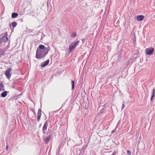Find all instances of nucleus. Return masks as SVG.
Here are the masks:
<instances>
[{
  "mask_svg": "<svg viewBox=\"0 0 155 155\" xmlns=\"http://www.w3.org/2000/svg\"><path fill=\"white\" fill-rule=\"evenodd\" d=\"M44 49H41V46L39 45L37 48L35 57L38 59H41L42 58H44L47 54L46 53L43 52L42 51Z\"/></svg>",
  "mask_w": 155,
  "mask_h": 155,
  "instance_id": "1",
  "label": "nucleus"
},
{
  "mask_svg": "<svg viewBox=\"0 0 155 155\" xmlns=\"http://www.w3.org/2000/svg\"><path fill=\"white\" fill-rule=\"evenodd\" d=\"M79 42V41H77L71 43L69 47L70 53L78 45V43Z\"/></svg>",
  "mask_w": 155,
  "mask_h": 155,
  "instance_id": "2",
  "label": "nucleus"
},
{
  "mask_svg": "<svg viewBox=\"0 0 155 155\" xmlns=\"http://www.w3.org/2000/svg\"><path fill=\"white\" fill-rule=\"evenodd\" d=\"M8 40L7 36H3V34L0 35V47L2 46V42L6 43Z\"/></svg>",
  "mask_w": 155,
  "mask_h": 155,
  "instance_id": "3",
  "label": "nucleus"
},
{
  "mask_svg": "<svg viewBox=\"0 0 155 155\" xmlns=\"http://www.w3.org/2000/svg\"><path fill=\"white\" fill-rule=\"evenodd\" d=\"M12 70V69L11 68H9L5 71V74L7 78L9 79L10 78L11 75H12L10 72Z\"/></svg>",
  "mask_w": 155,
  "mask_h": 155,
  "instance_id": "4",
  "label": "nucleus"
},
{
  "mask_svg": "<svg viewBox=\"0 0 155 155\" xmlns=\"http://www.w3.org/2000/svg\"><path fill=\"white\" fill-rule=\"evenodd\" d=\"M48 120H46L44 124L42 127V132L43 134H46V131L47 130L48 126Z\"/></svg>",
  "mask_w": 155,
  "mask_h": 155,
  "instance_id": "5",
  "label": "nucleus"
},
{
  "mask_svg": "<svg viewBox=\"0 0 155 155\" xmlns=\"http://www.w3.org/2000/svg\"><path fill=\"white\" fill-rule=\"evenodd\" d=\"M87 147V145H86L83 146L81 150L79 149V150H80V153L78 155H83L85 152V150Z\"/></svg>",
  "mask_w": 155,
  "mask_h": 155,
  "instance_id": "6",
  "label": "nucleus"
},
{
  "mask_svg": "<svg viewBox=\"0 0 155 155\" xmlns=\"http://www.w3.org/2000/svg\"><path fill=\"white\" fill-rule=\"evenodd\" d=\"M154 50V48H147L145 50V53L147 55H150L153 53Z\"/></svg>",
  "mask_w": 155,
  "mask_h": 155,
  "instance_id": "7",
  "label": "nucleus"
},
{
  "mask_svg": "<svg viewBox=\"0 0 155 155\" xmlns=\"http://www.w3.org/2000/svg\"><path fill=\"white\" fill-rule=\"evenodd\" d=\"M44 139V140L45 141V144H47L49 140L51 139V135H49L48 137H46L45 138V137L44 136H43Z\"/></svg>",
  "mask_w": 155,
  "mask_h": 155,
  "instance_id": "8",
  "label": "nucleus"
},
{
  "mask_svg": "<svg viewBox=\"0 0 155 155\" xmlns=\"http://www.w3.org/2000/svg\"><path fill=\"white\" fill-rule=\"evenodd\" d=\"M144 18V16L143 15L137 16L135 19L139 21H141Z\"/></svg>",
  "mask_w": 155,
  "mask_h": 155,
  "instance_id": "9",
  "label": "nucleus"
},
{
  "mask_svg": "<svg viewBox=\"0 0 155 155\" xmlns=\"http://www.w3.org/2000/svg\"><path fill=\"white\" fill-rule=\"evenodd\" d=\"M49 60H47L46 61L44 62L43 63L41 64V67L42 68L45 67L49 64Z\"/></svg>",
  "mask_w": 155,
  "mask_h": 155,
  "instance_id": "10",
  "label": "nucleus"
},
{
  "mask_svg": "<svg viewBox=\"0 0 155 155\" xmlns=\"http://www.w3.org/2000/svg\"><path fill=\"white\" fill-rule=\"evenodd\" d=\"M6 50L5 49H1L0 48V56L4 55V53Z\"/></svg>",
  "mask_w": 155,
  "mask_h": 155,
  "instance_id": "11",
  "label": "nucleus"
},
{
  "mask_svg": "<svg viewBox=\"0 0 155 155\" xmlns=\"http://www.w3.org/2000/svg\"><path fill=\"white\" fill-rule=\"evenodd\" d=\"M39 46H41V49H44L42 51L43 52H44L45 53H46V54H47L48 53V52H47V51H46V49H45V46L42 45H39Z\"/></svg>",
  "mask_w": 155,
  "mask_h": 155,
  "instance_id": "12",
  "label": "nucleus"
},
{
  "mask_svg": "<svg viewBox=\"0 0 155 155\" xmlns=\"http://www.w3.org/2000/svg\"><path fill=\"white\" fill-rule=\"evenodd\" d=\"M151 93L152 95L150 98L151 101H152L153 100V99L155 96V90L154 89H153V91Z\"/></svg>",
  "mask_w": 155,
  "mask_h": 155,
  "instance_id": "13",
  "label": "nucleus"
},
{
  "mask_svg": "<svg viewBox=\"0 0 155 155\" xmlns=\"http://www.w3.org/2000/svg\"><path fill=\"white\" fill-rule=\"evenodd\" d=\"M18 15V14L17 13L13 12L12 14V18H16Z\"/></svg>",
  "mask_w": 155,
  "mask_h": 155,
  "instance_id": "14",
  "label": "nucleus"
},
{
  "mask_svg": "<svg viewBox=\"0 0 155 155\" xmlns=\"http://www.w3.org/2000/svg\"><path fill=\"white\" fill-rule=\"evenodd\" d=\"M7 92H8L6 91H5L4 92H2L1 94L2 97H5L7 96Z\"/></svg>",
  "mask_w": 155,
  "mask_h": 155,
  "instance_id": "15",
  "label": "nucleus"
},
{
  "mask_svg": "<svg viewBox=\"0 0 155 155\" xmlns=\"http://www.w3.org/2000/svg\"><path fill=\"white\" fill-rule=\"evenodd\" d=\"M71 86H72L71 90H73L74 87V84H75L74 81L73 80L71 81Z\"/></svg>",
  "mask_w": 155,
  "mask_h": 155,
  "instance_id": "16",
  "label": "nucleus"
},
{
  "mask_svg": "<svg viewBox=\"0 0 155 155\" xmlns=\"http://www.w3.org/2000/svg\"><path fill=\"white\" fill-rule=\"evenodd\" d=\"M84 114L85 115H86L88 113V110L86 108H85L84 110Z\"/></svg>",
  "mask_w": 155,
  "mask_h": 155,
  "instance_id": "17",
  "label": "nucleus"
},
{
  "mask_svg": "<svg viewBox=\"0 0 155 155\" xmlns=\"http://www.w3.org/2000/svg\"><path fill=\"white\" fill-rule=\"evenodd\" d=\"M17 25V23L15 22H13L12 23V25L13 28H15Z\"/></svg>",
  "mask_w": 155,
  "mask_h": 155,
  "instance_id": "18",
  "label": "nucleus"
},
{
  "mask_svg": "<svg viewBox=\"0 0 155 155\" xmlns=\"http://www.w3.org/2000/svg\"><path fill=\"white\" fill-rule=\"evenodd\" d=\"M42 111L40 109H38L37 115L41 116Z\"/></svg>",
  "mask_w": 155,
  "mask_h": 155,
  "instance_id": "19",
  "label": "nucleus"
},
{
  "mask_svg": "<svg viewBox=\"0 0 155 155\" xmlns=\"http://www.w3.org/2000/svg\"><path fill=\"white\" fill-rule=\"evenodd\" d=\"M71 36L72 38H75L77 36V33L75 32H74L71 34Z\"/></svg>",
  "mask_w": 155,
  "mask_h": 155,
  "instance_id": "20",
  "label": "nucleus"
},
{
  "mask_svg": "<svg viewBox=\"0 0 155 155\" xmlns=\"http://www.w3.org/2000/svg\"><path fill=\"white\" fill-rule=\"evenodd\" d=\"M45 49H46V51H47V52L48 53V51L50 50V47L49 46H48L47 47H46L45 46Z\"/></svg>",
  "mask_w": 155,
  "mask_h": 155,
  "instance_id": "21",
  "label": "nucleus"
},
{
  "mask_svg": "<svg viewBox=\"0 0 155 155\" xmlns=\"http://www.w3.org/2000/svg\"><path fill=\"white\" fill-rule=\"evenodd\" d=\"M4 85L2 84H0V90L1 91L2 89L3 88V90H4Z\"/></svg>",
  "mask_w": 155,
  "mask_h": 155,
  "instance_id": "22",
  "label": "nucleus"
},
{
  "mask_svg": "<svg viewBox=\"0 0 155 155\" xmlns=\"http://www.w3.org/2000/svg\"><path fill=\"white\" fill-rule=\"evenodd\" d=\"M105 112V108H103L102 110H101L99 112V113L100 114L102 113Z\"/></svg>",
  "mask_w": 155,
  "mask_h": 155,
  "instance_id": "23",
  "label": "nucleus"
},
{
  "mask_svg": "<svg viewBox=\"0 0 155 155\" xmlns=\"http://www.w3.org/2000/svg\"><path fill=\"white\" fill-rule=\"evenodd\" d=\"M41 116H39L38 115H37V121L38 122H39L40 121V120Z\"/></svg>",
  "mask_w": 155,
  "mask_h": 155,
  "instance_id": "24",
  "label": "nucleus"
},
{
  "mask_svg": "<svg viewBox=\"0 0 155 155\" xmlns=\"http://www.w3.org/2000/svg\"><path fill=\"white\" fill-rule=\"evenodd\" d=\"M120 122V121H119L117 123V124L115 127L116 129L118 127V126L120 125V124H119Z\"/></svg>",
  "mask_w": 155,
  "mask_h": 155,
  "instance_id": "25",
  "label": "nucleus"
},
{
  "mask_svg": "<svg viewBox=\"0 0 155 155\" xmlns=\"http://www.w3.org/2000/svg\"><path fill=\"white\" fill-rule=\"evenodd\" d=\"M127 153L128 155H131V153L130 150H128L127 151Z\"/></svg>",
  "mask_w": 155,
  "mask_h": 155,
  "instance_id": "26",
  "label": "nucleus"
},
{
  "mask_svg": "<svg viewBox=\"0 0 155 155\" xmlns=\"http://www.w3.org/2000/svg\"><path fill=\"white\" fill-rule=\"evenodd\" d=\"M3 36H7L8 35V33L7 32H6L4 33V34H3Z\"/></svg>",
  "mask_w": 155,
  "mask_h": 155,
  "instance_id": "27",
  "label": "nucleus"
},
{
  "mask_svg": "<svg viewBox=\"0 0 155 155\" xmlns=\"http://www.w3.org/2000/svg\"><path fill=\"white\" fill-rule=\"evenodd\" d=\"M124 101H123V102H124ZM125 107V105H124V103H123V104H122V110L124 108V107Z\"/></svg>",
  "mask_w": 155,
  "mask_h": 155,
  "instance_id": "28",
  "label": "nucleus"
},
{
  "mask_svg": "<svg viewBox=\"0 0 155 155\" xmlns=\"http://www.w3.org/2000/svg\"><path fill=\"white\" fill-rule=\"evenodd\" d=\"M133 40L134 42L136 41V37H135V36H134V38H133Z\"/></svg>",
  "mask_w": 155,
  "mask_h": 155,
  "instance_id": "29",
  "label": "nucleus"
},
{
  "mask_svg": "<svg viewBox=\"0 0 155 155\" xmlns=\"http://www.w3.org/2000/svg\"><path fill=\"white\" fill-rule=\"evenodd\" d=\"M116 153V151H114V153H113L111 155H115V153Z\"/></svg>",
  "mask_w": 155,
  "mask_h": 155,
  "instance_id": "30",
  "label": "nucleus"
},
{
  "mask_svg": "<svg viewBox=\"0 0 155 155\" xmlns=\"http://www.w3.org/2000/svg\"><path fill=\"white\" fill-rule=\"evenodd\" d=\"M116 129H115V130H113L112 131V133H114L116 131Z\"/></svg>",
  "mask_w": 155,
  "mask_h": 155,
  "instance_id": "31",
  "label": "nucleus"
},
{
  "mask_svg": "<svg viewBox=\"0 0 155 155\" xmlns=\"http://www.w3.org/2000/svg\"><path fill=\"white\" fill-rule=\"evenodd\" d=\"M8 145H7L6 146V149L7 150H8Z\"/></svg>",
  "mask_w": 155,
  "mask_h": 155,
  "instance_id": "32",
  "label": "nucleus"
},
{
  "mask_svg": "<svg viewBox=\"0 0 155 155\" xmlns=\"http://www.w3.org/2000/svg\"><path fill=\"white\" fill-rule=\"evenodd\" d=\"M128 61L129 62H130V61H131V59H129L128 60Z\"/></svg>",
  "mask_w": 155,
  "mask_h": 155,
  "instance_id": "33",
  "label": "nucleus"
},
{
  "mask_svg": "<svg viewBox=\"0 0 155 155\" xmlns=\"http://www.w3.org/2000/svg\"><path fill=\"white\" fill-rule=\"evenodd\" d=\"M34 114L35 115L36 113H35V112H34Z\"/></svg>",
  "mask_w": 155,
  "mask_h": 155,
  "instance_id": "34",
  "label": "nucleus"
},
{
  "mask_svg": "<svg viewBox=\"0 0 155 155\" xmlns=\"http://www.w3.org/2000/svg\"><path fill=\"white\" fill-rule=\"evenodd\" d=\"M84 40H85V39H83V40H82V41H84Z\"/></svg>",
  "mask_w": 155,
  "mask_h": 155,
  "instance_id": "35",
  "label": "nucleus"
},
{
  "mask_svg": "<svg viewBox=\"0 0 155 155\" xmlns=\"http://www.w3.org/2000/svg\"><path fill=\"white\" fill-rule=\"evenodd\" d=\"M84 40H85V39H83V40H82V41H84Z\"/></svg>",
  "mask_w": 155,
  "mask_h": 155,
  "instance_id": "36",
  "label": "nucleus"
},
{
  "mask_svg": "<svg viewBox=\"0 0 155 155\" xmlns=\"http://www.w3.org/2000/svg\"><path fill=\"white\" fill-rule=\"evenodd\" d=\"M58 154H59V150H58Z\"/></svg>",
  "mask_w": 155,
  "mask_h": 155,
  "instance_id": "37",
  "label": "nucleus"
},
{
  "mask_svg": "<svg viewBox=\"0 0 155 155\" xmlns=\"http://www.w3.org/2000/svg\"><path fill=\"white\" fill-rule=\"evenodd\" d=\"M41 124H40L39 127H40L41 126Z\"/></svg>",
  "mask_w": 155,
  "mask_h": 155,
  "instance_id": "38",
  "label": "nucleus"
},
{
  "mask_svg": "<svg viewBox=\"0 0 155 155\" xmlns=\"http://www.w3.org/2000/svg\"><path fill=\"white\" fill-rule=\"evenodd\" d=\"M154 18H155V15H154Z\"/></svg>",
  "mask_w": 155,
  "mask_h": 155,
  "instance_id": "39",
  "label": "nucleus"
},
{
  "mask_svg": "<svg viewBox=\"0 0 155 155\" xmlns=\"http://www.w3.org/2000/svg\"><path fill=\"white\" fill-rule=\"evenodd\" d=\"M21 21L22 22V19H21Z\"/></svg>",
  "mask_w": 155,
  "mask_h": 155,
  "instance_id": "40",
  "label": "nucleus"
},
{
  "mask_svg": "<svg viewBox=\"0 0 155 155\" xmlns=\"http://www.w3.org/2000/svg\"><path fill=\"white\" fill-rule=\"evenodd\" d=\"M47 135H48V134H47Z\"/></svg>",
  "mask_w": 155,
  "mask_h": 155,
  "instance_id": "41",
  "label": "nucleus"
}]
</instances>
